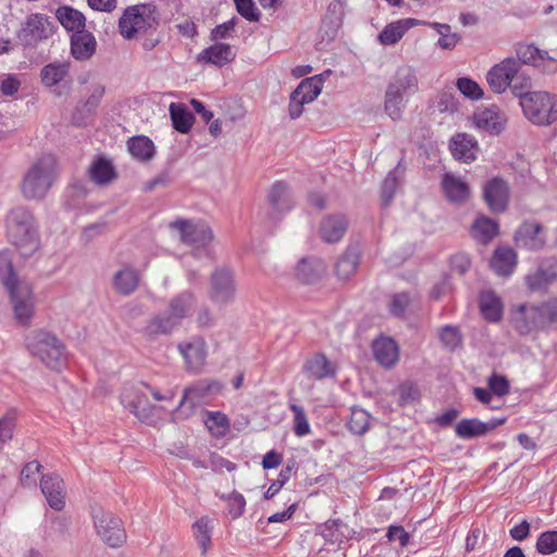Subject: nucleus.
<instances>
[{
  "mask_svg": "<svg viewBox=\"0 0 557 557\" xmlns=\"http://www.w3.org/2000/svg\"><path fill=\"white\" fill-rule=\"evenodd\" d=\"M0 282L5 287L16 323L27 327L35 314L36 299L32 285L14 272L9 250L0 251Z\"/></svg>",
  "mask_w": 557,
  "mask_h": 557,
  "instance_id": "1",
  "label": "nucleus"
},
{
  "mask_svg": "<svg viewBox=\"0 0 557 557\" xmlns=\"http://www.w3.org/2000/svg\"><path fill=\"white\" fill-rule=\"evenodd\" d=\"M7 227L8 237L22 258H30L38 251V227L30 211L25 208L13 209L8 216Z\"/></svg>",
  "mask_w": 557,
  "mask_h": 557,
  "instance_id": "2",
  "label": "nucleus"
},
{
  "mask_svg": "<svg viewBox=\"0 0 557 557\" xmlns=\"http://www.w3.org/2000/svg\"><path fill=\"white\" fill-rule=\"evenodd\" d=\"M419 82L410 65L399 66L389 79L384 95V111L393 120L399 121L407 107L408 97L418 91Z\"/></svg>",
  "mask_w": 557,
  "mask_h": 557,
  "instance_id": "3",
  "label": "nucleus"
},
{
  "mask_svg": "<svg viewBox=\"0 0 557 557\" xmlns=\"http://www.w3.org/2000/svg\"><path fill=\"white\" fill-rule=\"evenodd\" d=\"M57 178V160L42 154L30 163L20 183L22 196L27 200H42Z\"/></svg>",
  "mask_w": 557,
  "mask_h": 557,
  "instance_id": "4",
  "label": "nucleus"
},
{
  "mask_svg": "<svg viewBox=\"0 0 557 557\" xmlns=\"http://www.w3.org/2000/svg\"><path fill=\"white\" fill-rule=\"evenodd\" d=\"M29 354L52 370H59L65 360L63 343L51 332L40 329L30 332L26 338Z\"/></svg>",
  "mask_w": 557,
  "mask_h": 557,
  "instance_id": "5",
  "label": "nucleus"
},
{
  "mask_svg": "<svg viewBox=\"0 0 557 557\" xmlns=\"http://www.w3.org/2000/svg\"><path fill=\"white\" fill-rule=\"evenodd\" d=\"M524 115L534 124L548 125L557 120V96L546 91H530L522 96Z\"/></svg>",
  "mask_w": 557,
  "mask_h": 557,
  "instance_id": "6",
  "label": "nucleus"
},
{
  "mask_svg": "<svg viewBox=\"0 0 557 557\" xmlns=\"http://www.w3.org/2000/svg\"><path fill=\"white\" fill-rule=\"evenodd\" d=\"M54 33L53 23L41 13L28 15L16 33V38L23 47H36L40 41L47 40Z\"/></svg>",
  "mask_w": 557,
  "mask_h": 557,
  "instance_id": "7",
  "label": "nucleus"
},
{
  "mask_svg": "<svg viewBox=\"0 0 557 557\" xmlns=\"http://www.w3.org/2000/svg\"><path fill=\"white\" fill-rule=\"evenodd\" d=\"M170 228L178 235L180 240L194 248H205L213 239L211 228L203 222L177 219L169 224Z\"/></svg>",
  "mask_w": 557,
  "mask_h": 557,
  "instance_id": "8",
  "label": "nucleus"
},
{
  "mask_svg": "<svg viewBox=\"0 0 557 557\" xmlns=\"http://www.w3.org/2000/svg\"><path fill=\"white\" fill-rule=\"evenodd\" d=\"M520 78L524 81L522 86L529 84V76L520 71V63L513 58H507L494 65L486 75L490 87L497 94L504 92L512 82Z\"/></svg>",
  "mask_w": 557,
  "mask_h": 557,
  "instance_id": "9",
  "label": "nucleus"
},
{
  "mask_svg": "<svg viewBox=\"0 0 557 557\" xmlns=\"http://www.w3.org/2000/svg\"><path fill=\"white\" fill-rule=\"evenodd\" d=\"M153 9L149 4L128 7L119 21L120 34L125 39H133L141 30L150 27L154 22Z\"/></svg>",
  "mask_w": 557,
  "mask_h": 557,
  "instance_id": "10",
  "label": "nucleus"
},
{
  "mask_svg": "<svg viewBox=\"0 0 557 557\" xmlns=\"http://www.w3.org/2000/svg\"><path fill=\"white\" fill-rule=\"evenodd\" d=\"M94 523L98 535L109 546L119 547L125 542L126 534L122 521L111 512L101 509L95 511Z\"/></svg>",
  "mask_w": 557,
  "mask_h": 557,
  "instance_id": "11",
  "label": "nucleus"
},
{
  "mask_svg": "<svg viewBox=\"0 0 557 557\" xmlns=\"http://www.w3.org/2000/svg\"><path fill=\"white\" fill-rule=\"evenodd\" d=\"M209 298L216 305L223 306L235 300L236 286L232 272L218 268L210 277Z\"/></svg>",
  "mask_w": 557,
  "mask_h": 557,
  "instance_id": "12",
  "label": "nucleus"
},
{
  "mask_svg": "<svg viewBox=\"0 0 557 557\" xmlns=\"http://www.w3.org/2000/svg\"><path fill=\"white\" fill-rule=\"evenodd\" d=\"M511 323L521 335H528L536 329L544 327L541 309L533 305H519L511 310Z\"/></svg>",
  "mask_w": 557,
  "mask_h": 557,
  "instance_id": "13",
  "label": "nucleus"
},
{
  "mask_svg": "<svg viewBox=\"0 0 557 557\" xmlns=\"http://www.w3.org/2000/svg\"><path fill=\"white\" fill-rule=\"evenodd\" d=\"M483 197L493 212L505 211L509 201L508 183L500 177L487 181L483 188Z\"/></svg>",
  "mask_w": 557,
  "mask_h": 557,
  "instance_id": "14",
  "label": "nucleus"
},
{
  "mask_svg": "<svg viewBox=\"0 0 557 557\" xmlns=\"http://www.w3.org/2000/svg\"><path fill=\"white\" fill-rule=\"evenodd\" d=\"M517 61L541 67L543 71L555 72L557 62L546 51L540 50L533 45L518 44L516 46Z\"/></svg>",
  "mask_w": 557,
  "mask_h": 557,
  "instance_id": "15",
  "label": "nucleus"
},
{
  "mask_svg": "<svg viewBox=\"0 0 557 557\" xmlns=\"http://www.w3.org/2000/svg\"><path fill=\"white\" fill-rule=\"evenodd\" d=\"M304 374L312 380L331 379L336 375L337 364L322 352L308 356L302 364Z\"/></svg>",
  "mask_w": 557,
  "mask_h": 557,
  "instance_id": "16",
  "label": "nucleus"
},
{
  "mask_svg": "<svg viewBox=\"0 0 557 557\" xmlns=\"http://www.w3.org/2000/svg\"><path fill=\"white\" fill-rule=\"evenodd\" d=\"M506 421L505 418L502 419H491L487 422H483L479 419H462L460 420L456 426L455 432L456 435L460 438H473L487 434L488 432L495 430L497 426L504 424Z\"/></svg>",
  "mask_w": 557,
  "mask_h": 557,
  "instance_id": "17",
  "label": "nucleus"
},
{
  "mask_svg": "<svg viewBox=\"0 0 557 557\" xmlns=\"http://www.w3.org/2000/svg\"><path fill=\"white\" fill-rule=\"evenodd\" d=\"M40 488L49 506L54 510H62L65 505V490L62 478L58 474L42 475Z\"/></svg>",
  "mask_w": 557,
  "mask_h": 557,
  "instance_id": "18",
  "label": "nucleus"
},
{
  "mask_svg": "<svg viewBox=\"0 0 557 557\" xmlns=\"http://www.w3.org/2000/svg\"><path fill=\"white\" fill-rule=\"evenodd\" d=\"M442 188L448 201L455 205H463L471 196L469 184L462 177L453 173L443 175Z\"/></svg>",
  "mask_w": 557,
  "mask_h": 557,
  "instance_id": "19",
  "label": "nucleus"
},
{
  "mask_svg": "<svg viewBox=\"0 0 557 557\" xmlns=\"http://www.w3.org/2000/svg\"><path fill=\"white\" fill-rule=\"evenodd\" d=\"M515 242L518 247L539 250L545 245L543 226L536 222H525L517 230Z\"/></svg>",
  "mask_w": 557,
  "mask_h": 557,
  "instance_id": "20",
  "label": "nucleus"
},
{
  "mask_svg": "<svg viewBox=\"0 0 557 557\" xmlns=\"http://www.w3.org/2000/svg\"><path fill=\"white\" fill-rule=\"evenodd\" d=\"M178 350L185 359L189 371H198L205 363L207 357L206 342L201 337H193L188 342L181 343Z\"/></svg>",
  "mask_w": 557,
  "mask_h": 557,
  "instance_id": "21",
  "label": "nucleus"
},
{
  "mask_svg": "<svg viewBox=\"0 0 557 557\" xmlns=\"http://www.w3.org/2000/svg\"><path fill=\"white\" fill-rule=\"evenodd\" d=\"M106 88L100 83H92L89 86L88 89V97L87 99L82 103L81 107H77L74 114H73V122L77 125H82L85 123V120L89 116H91L96 109L99 107L103 95H104Z\"/></svg>",
  "mask_w": 557,
  "mask_h": 557,
  "instance_id": "22",
  "label": "nucleus"
},
{
  "mask_svg": "<svg viewBox=\"0 0 557 557\" xmlns=\"http://www.w3.org/2000/svg\"><path fill=\"white\" fill-rule=\"evenodd\" d=\"M416 18H403L387 24L379 34L377 39L384 46L397 44L404 35L412 27L421 24Z\"/></svg>",
  "mask_w": 557,
  "mask_h": 557,
  "instance_id": "23",
  "label": "nucleus"
},
{
  "mask_svg": "<svg viewBox=\"0 0 557 557\" xmlns=\"http://www.w3.org/2000/svg\"><path fill=\"white\" fill-rule=\"evenodd\" d=\"M348 227V221L343 214H331L324 218L320 225L321 238L326 243L342 239Z\"/></svg>",
  "mask_w": 557,
  "mask_h": 557,
  "instance_id": "24",
  "label": "nucleus"
},
{
  "mask_svg": "<svg viewBox=\"0 0 557 557\" xmlns=\"http://www.w3.org/2000/svg\"><path fill=\"white\" fill-rule=\"evenodd\" d=\"M504 122L503 115L496 108L478 110L473 115L475 127L491 134H498L504 127Z\"/></svg>",
  "mask_w": 557,
  "mask_h": 557,
  "instance_id": "25",
  "label": "nucleus"
},
{
  "mask_svg": "<svg viewBox=\"0 0 557 557\" xmlns=\"http://www.w3.org/2000/svg\"><path fill=\"white\" fill-rule=\"evenodd\" d=\"M234 58L235 53L230 45L214 44L202 50L198 54L197 60L201 63H210L221 67L232 62Z\"/></svg>",
  "mask_w": 557,
  "mask_h": 557,
  "instance_id": "26",
  "label": "nucleus"
},
{
  "mask_svg": "<svg viewBox=\"0 0 557 557\" xmlns=\"http://www.w3.org/2000/svg\"><path fill=\"white\" fill-rule=\"evenodd\" d=\"M178 324L173 320L168 311L152 317L141 330L143 335L148 339H153L160 335H168L173 332Z\"/></svg>",
  "mask_w": 557,
  "mask_h": 557,
  "instance_id": "27",
  "label": "nucleus"
},
{
  "mask_svg": "<svg viewBox=\"0 0 557 557\" xmlns=\"http://www.w3.org/2000/svg\"><path fill=\"white\" fill-rule=\"evenodd\" d=\"M96 39L86 30H79L71 37V52L76 60H87L96 51Z\"/></svg>",
  "mask_w": 557,
  "mask_h": 557,
  "instance_id": "28",
  "label": "nucleus"
},
{
  "mask_svg": "<svg viewBox=\"0 0 557 557\" xmlns=\"http://www.w3.org/2000/svg\"><path fill=\"white\" fill-rule=\"evenodd\" d=\"M373 352L376 361L385 368L396 364L399 359V350L395 341L382 337L373 343Z\"/></svg>",
  "mask_w": 557,
  "mask_h": 557,
  "instance_id": "29",
  "label": "nucleus"
},
{
  "mask_svg": "<svg viewBox=\"0 0 557 557\" xmlns=\"http://www.w3.org/2000/svg\"><path fill=\"white\" fill-rule=\"evenodd\" d=\"M450 151L455 159L466 163L475 159L478 146L475 140L467 134H457L450 140Z\"/></svg>",
  "mask_w": 557,
  "mask_h": 557,
  "instance_id": "30",
  "label": "nucleus"
},
{
  "mask_svg": "<svg viewBox=\"0 0 557 557\" xmlns=\"http://www.w3.org/2000/svg\"><path fill=\"white\" fill-rule=\"evenodd\" d=\"M122 404L138 419L147 421L150 417L151 407L147 403V398L144 394L135 389H125L122 394Z\"/></svg>",
  "mask_w": 557,
  "mask_h": 557,
  "instance_id": "31",
  "label": "nucleus"
},
{
  "mask_svg": "<svg viewBox=\"0 0 557 557\" xmlns=\"http://www.w3.org/2000/svg\"><path fill=\"white\" fill-rule=\"evenodd\" d=\"M517 255L512 248H497L491 260V267L499 276H508L513 272Z\"/></svg>",
  "mask_w": 557,
  "mask_h": 557,
  "instance_id": "32",
  "label": "nucleus"
},
{
  "mask_svg": "<svg viewBox=\"0 0 557 557\" xmlns=\"http://www.w3.org/2000/svg\"><path fill=\"white\" fill-rule=\"evenodd\" d=\"M325 264L320 259H301L296 267V276L306 284H311L325 273Z\"/></svg>",
  "mask_w": 557,
  "mask_h": 557,
  "instance_id": "33",
  "label": "nucleus"
},
{
  "mask_svg": "<svg viewBox=\"0 0 557 557\" xmlns=\"http://www.w3.org/2000/svg\"><path fill=\"white\" fill-rule=\"evenodd\" d=\"M195 304V295L190 292H183L170 301L169 309L166 311L180 325L182 320L189 314Z\"/></svg>",
  "mask_w": 557,
  "mask_h": 557,
  "instance_id": "34",
  "label": "nucleus"
},
{
  "mask_svg": "<svg viewBox=\"0 0 557 557\" xmlns=\"http://www.w3.org/2000/svg\"><path fill=\"white\" fill-rule=\"evenodd\" d=\"M127 150L138 161H150L156 153V147L147 136H133L127 140Z\"/></svg>",
  "mask_w": 557,
  "mask_h": 557,
  "instance_id": "35",
  "label": "nucleus"
},
{
  "mask_svg": "<svg viewBox=\"0 0 557 557\" xmlns=\"http://www.w3.org/2000/svg\"><path fill=\"white\" fill-rule=\"evenodd\" d=\"M480 308L484 318L490 322H497L503 315L500 298L492 290L481 293Z\"/></svg>",
  "mask_w": 557,
  "mask_h": 557,
  "instance_id": "36",
  "label": "nucleus"
},
{
  "mask_svg": "<svg viewBox=\"0 0 557 557\" xmlns=\"http://www.w3.org/2000/svg\"><path fill=\"white\" fill-rule=\"evenodd\" d=\"M70 73L69 62H52L40 71L41 83L47 87L55 86L63 82Z\"/></svg>",
  "mask_w": 557,
  "mask_h": 557,
  "instance_id": "37",
  "label": "nucleus"
},
{
  "mask_svg": "<svg viewBox=\"0 0 557 557\" xmlns=\"http://www.w3.org/2000/svg\"><path fill=\"white\" fill-rule=\"evenodd\" d=\"M88 175L95 184L106 185L115 178V171L109 160L99 158L89 166Z\"/></svg>",
  "mask_w": 557,
  "mask_h": 557,
  "instance_id": "38",
  "label": "nucleus"
},
{
  "mask_svg": "<svg viewBox=\"0 0 557 557\" xmlns=\"http://www.w3.org/2000/svg\"><path fill=\"white\" fill-rule=\"evenodd\" d=\"M498 233V225L495 221L486 216H479L471 228L472 237L481 243H490Z\"/></svg>",
  "mask_w": 557,
  "mask_h": 557,
  "instance_id": "39",
  "label": "nucleus"
},
{
  "mask_svg": "<svg viewBox=\"0 0 557 557\" xmlns=\"http://www.w3.org/2000/svg\"><path fill=\"white\" fill-rule=\"evenodd\" d=\"M138 282V273L131 268H124L117 271L113 276V287L122 295L132 294L137 288Z\"/></svg>",
  "mask_w": 557,
  "mask_h": 557,
  "instance_id": "40",
  "label": "nucleus"
},
{
  "mask_svg": "<svg viewBox=\"0 0 557 557\" xmlns=\"http://www.w3.org/2000/svg\"><path fill=\"white\" fill-rule=\"evenodd\" d=\"M360 255L357 248H348L337 260L335 273L339 280H347L359 264Z\"/></svg>",
  "mask_w": 557,
  "mask_h": 557,
  "instance_id": "41",
  "label": "nucleus"
},
{
  "mask_svg": "<svg viewBox=\"0 0 557 557\" xmlns=\"http://www.w3.org/2000/svg\"><path fill=\"white\" fill-rule=\"evenodd\" d=\"M55 16L67 30L76 33L85 27V16L83 13L71 7H60L55 12Z\"/></svg>",
  "mask_w": 557,
  "mask_h": 557,
  "instance_id": "42",
  "label": "nucleus"
},
{
  "mask_svg": "<svg viewBox=\"0 0 557 557\" xmlns=\"http://www.w3.org/2000/svg\"><path fill=\"white\" fill-rule=\"evenodd\" d=\"M219 388L220 386L215 382H198L189 387H186L184 389V394L178 407H182L186 401H190V404L194 406L207 395H209L212 391H218Z\"/></svg>",
  "mask_w": 557,
  "mask_h": 557,
  "instance_id": "43",
  "label": "nucleus"
},
{
  "mask_svg": "<svg viewBox=\"0 0 557 557\" xmlns=\"http://www.w3.org/2000/svg\"><path fill=\"white\" fill-rule=\"evenodd\" d=\"M269 202L273 210L277 212H284L290 209L289 187L284 182H276L273 184L269 196Z\"/></svg>",
  "mask_w": 557,
  "mask_h": 557,
  "instance_id": "44",
  "label": "nucleus"
},
{
  "mask_svg": "<svg viewBox=\"0 0 557 557\" xmlns=\"http://www.w3.org/2000/svg\"><path fill=\"white\" fill-rule=\"evenodd\" d=\"M170 114L173 126L177 132L186 134L190 129L194 123V116L183 104L171 103Z\"/></svg>",
  "mask_w": 557,
  "mask_h": 557,
  "instance_id": "45",
  "label": "nucleus"
},
{
  "mask_svg": "<svg viewBox=\"0 0 557 557\" xmlns=\"http://www.w3.org/2000/svg\"><path fill=\"white\" fill-rule=\"evenodd\" d=\"M322 90L321 76L305 78L295 89L296 96L302 99V102L310 103L318 98Z\"/></svg>",
  "mask_w": 557,
  "mask_h": 557,
  "instance_id": "46",
  "label": "nucleus"
},
{
  "mask_svg": "<svg viewBox=\"0 0 557 557\" xmlns=\"http://www.w3.org/2000/svg\"><path fill=\"white\" fill-rule=\"evenodd\" d=\"M211 521L202 517L193 524L194 535L201 548L202 555L207 553L211 543Z\"/></svg>",
  "mask_w": 557,
  "mask_h": 557,
  "instance_id": "47",
  "label": "nucleus"
},
{
  "mask_svg": "<svg viewBox=\"0 0 557 557\" xmlns=\"http://www.w3.org/2000/svg\"><path fill=\"white\" fill-rule=\"evenodd\" d=\"M347 426L354 434H364L370 426V414L361 408H352Z\"/></svg>",
  "mask_w": 557,
  "mask_h": 557,
  "instance_id": "48",
  "label": "nucleus"
},
{
  "mask_svg": "<svg viewBox=\"0 0 557 557\" xmlns=\"http://www.w3.org/2000/svg\"><path fill=\"white\" fill-rule=\"evenodd\" d=\"M400 175L401 171L398 168H396L393 171H391L385 177L381 188V197L384 206H389V203L392 202L396 189L399 185Z\"/></svg>",
  "mask_w": 557,
  "mask_h": 557,
  "instance_id": "49",
  "label": "nucleus"
},
{
  "mask_svg": "<svg viewBox=\"0 0 557 557\" xmlns=\"http://www.w3.org/2000/svg\"><path fill=\"white\" fill-rule=\"evenodd\" d=\"M206 425L211 432L224 435L228 430L230 423L224 413L220 411H210L207 413Z\"/></svg>",
  "mask_w": 557,
  "mask_h": 557,
  "instance_id": "50",
  "label": "nucleus"
},
{
  "mask_svg": "<svg viewBox=\"0 0 557 557\" xmlns=\"http://www.w3.org/2000/svg\"><path fill=\"white\" fill-rule=\"evenodd\" d=\"M290 410L294 413V432L297 436H305L310 433V424L306 412L301 406L290 404Z\"/></svg>",
  "mask_w": 557,
  "mask_h": 557,
  "instance_id": "51",
  "label": "nucleus"
},
{
  "mask_svg": "<svg viewBox=\"0 0 557 557\" xmlns=\"http://www.w3.org/2000/svg\"><path fill=\"white\" fill-rule=\"evenodd\" d=\"M15 423L16 414L14 411L7 412L0 419V451L3 448V445L12 438Z\"/></svg>",
  "mask_w": 557,
  "mask_h": 557,
  "instance_id": "52",
  "label": "nucleus"
},
{
  "mask_svg": "<svg viewBox=\"0 0 557 557\" xmlns=\"http://www.w3.org/2000/svg\"><path fill=\"white\" fill-rule=\"evenodd\" d=\"M440 339L443 346L453 351L461 345V335L457 327L446 325L440 332Z\"/></svg>",
  "mask_w": 557,
  "mask_h": 557,
  "instance_id": "53",
  "label": "nucleus"
},
{
  "mask_svg": "<svg viewBox=\"0 0 557 557\" xmlns=\"http://www.w3.org/2000/svg\"><path fill=\"white\" fill-rule=\"evenodd\" d=\"M536 549L542 555L557 552V531L543 532L537 539Z\"/></svg>",
  "mask_w": 557,
  "mask_h": 557,
  "instance_id": "54",
  "label": "nucleus"
},
{
  "mask_svg": "<svg viewBox=\"0 0 557 557\" xmlns=\"http://www.w3.org/2000/svg\"><path fill=\"white\" fill-rule=\"evenodd\" d=\"M457 87L463 96H466L472 100H478L483 97V90L481 89V87L478 85L476 82H474L470 78H467V77L459 78L457 81Z\"/></svg>",
  "mask_w": 557,
  "mask_h": 557,
  "instance_id": "55",
  "label": "nucleus"
},
{
  "mask_svg": "<svg viewBox=\"0 0 557 557\" xmlns=\"http://www.w3.org/2000/svg\"><path fill=\"white\" fill-rule=\"evenodd\" d=\"M237 12L249 22H258L260 12L252 0H234Z\"/></svg>",
  "mask_w": 557,
  "mask_h": 557,
  "instance_id": "56",
  "label": "nucleus"
},
{
  "mask_svg": "<svg viewBox=\"0 0 557 557\" xmlns=\"http://www.w3.org/2000/svg\"><path fill=\"white\" fill-rule=\"evenodd\" d=\"M222 498L228 502L230 515L234 519L243 515L246 506V500L240 493L234 491L228 495V497L222 496Z\"/></svg>",
  "mask_w": 557,
  "mask_h": 557,
  "instance_id": "57",
  "label": "nucleus"
},
{
  "mask_svg": "<svg viewBox=\"0 0 557 557\" xmlns=\"http://www.w3.org/2000/svg\"><path fill=\"white\" fill-rule=\"evenodd\" d=\"M40 469H41V465L36 460H33V461L26 463L21 471L20 480H21L22 485L30 486V485L35 484V482H36L35 474L37 472H39Z\"/></svg>",
  "mask_w": 557,
  "mask_h": 557,
  "instance_id": "58",
  "label": "nucleus"
},
{
  "mask_svg": "<svg viewBox=\"0 0 557 557\" xmlns=\"http://www.w3.org/2000/svg\"><path fill=\"white\" fill-rule=\"evenodd\" d=\"M488 387L493 395L504 396L509 392V384L506 377L493 374L488 379Z\"/></svg>",
  "mask_w": 557,
  "mask_h": 557,
  "instance_id": "59",
  "label": "nucleus"
},
{
  "mask_svg": "<svg viewBox=\"0 0 557 557\" xmlns=\"http://www.w3.org/2000/svg\"><path fill=\"white\" fill-rule=\"evenodd\" d=\"M409 304L410 297L407 293L396 294L393 296L391 301V312L394 315H401Z\"/></svg>",
  "mask_w": 557,
  "mask_h": 557,
  "instance_id": "60",
  "label": "nucleus"
},
{
  "mask_svg": "<svg viewBox=\"0 0 557 557\" xmlns=\"http://www.w3.org/2000/svg\"><path fill=\"white\" fill-rule=\"evenodd\" d=\"M539 308L543 315L544 327L557 321V299L543 304L542 306H539Z\"/></svg>",
  "mask_w": 557,
  "mask_h": 557,
  "instance_id": "61",
  "label": "nucleus"
},
{
  "mask_svg": "<svg viewBox=\"0 0 557 557\" xmlns=\"http://www.w3.org/2000/svg\"><path fill=\"white\" fill-rule=\"evenodd\" d=\"M210 467L215 472H223L224 470L231 472L235 470L236 465L213 453L210 455Z\"/></svg>",
  "mask_w": 557,
  "mask_h": 557,
  "instance_id": "62",
  "label": "nucleus"
},
{
  "mask_svg": "<svg viewBox=\"0 0 557 557\" xmlns=\"http://www.w3.org/2000/svg\"><path fill=\"white\" fill-rule=\"evenodd\" d=\"M548 278L545 271L539 269L535 273L527 276V283L531 290H540L547 284Z\"/></svg>",
  "mask_w": 557,
  "mask_h": 557,
  "instance_id": "63",
  "label": "nucleus"
},
{
  "mask_svg": "<svg viewBox=\"0 0 557 557\" xmlns=\"http://www.w3.org/2000/svg\"><path fill=\"white\" fill-rule=\"evenodd\" d=\"M470 258L466 253H457L451 257L450 259V265L453 271L463 274L466 273L470 268Z\"/></svg>",
  "mask_w": 557,
  "mask_h": 557,
  "instance_id": "64",
  "label": "nucleus"
}]
</instances>
